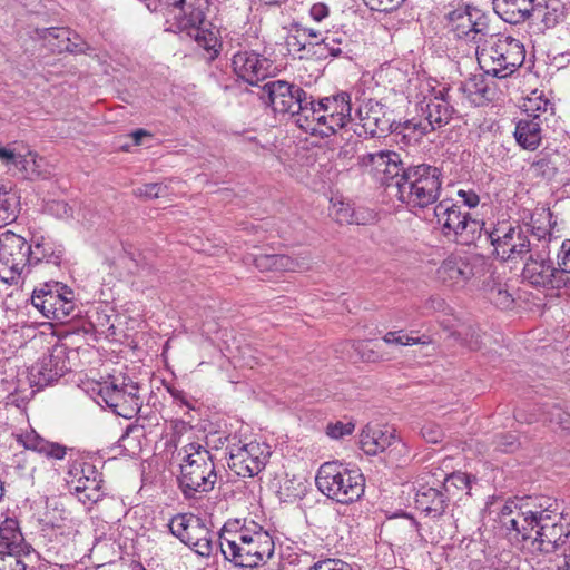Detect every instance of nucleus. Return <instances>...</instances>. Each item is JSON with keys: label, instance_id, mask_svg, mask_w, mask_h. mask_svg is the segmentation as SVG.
Here are the masks:
<instances>
[{"label": "nucleus", "instance_id": "nucleus-37", "mask_svg": "<svg viewBox=\"0 0 570 570\" xmlns=\"http://www.w3.org/2000/svg\"><path fill=\"white\" fill-rule=\"evenodd\" d=\"M426 132V128L421 122H415L412 119L403 122L396 121L393 135L397 144L410 146L419 142Z\"/></svg>", "mask_w": 570, "mask_h": 570}, {"label": "nucleus", "instance_id": "nucleus-36", "mask_svg": "<svg viewBox=\"0 0 570 570\" xmlns=\"http://www.w3.org/2000/svg\"><path fill=\"white\" fill-rule=\"evenodd\" d=\"M476 478L470 474H466L461 471L453 472L449 474L444 482L442 483L441 489L444 493H446L448 499L451 501L452 499L461 500L459 492H464L465 495H470L471 493V483L475 481Z\"/></svg>", "mask_w": 570, "mask_h": 570}, {"label": "nucleus", "instance_id": "nucleus-19", "mask_svg": "<svg viewBox=\"0 0 570 570\" xmlns=\"http://www.w3.org/2000/svg\"><path fill=\"white\" fill-rule=\"evenodd\" d=\"M209 6L210 0H181L183 9L174 17L166 31L178 35L186 29V26L190 29L196 24H204Z\"/></svg>", "mask_w": 570, "mask_h": 570}, {"label": "nucleus", "instance_id": "nucleus-18", "mask_svg": "<svg viewBox=\"0 0 570 570\" xmlns=\"http://www.w3.org/2000/svg\"><path fill=\"white\" fill-rule=\"evenodd\" d=\"M91 400L100 407H108L125 419H132L142 412V400L139 394H95Z\"/></svg>", "mask_w": 570, "mask_h": 570}, {"label": "nucleus", "instance_id": "nucleus-5", "mask_svg": "<svg viewBox=\"0 0 570 570\" xmlns=\"http://www.w3.org/2000/svg\"><path fill=\"white\" fill-rule=\"evenodd\" d=\"M405 193L397 198L407 206L425 208L438 202L442 186V171L440 168L419 164L407 168Z\"/></svg>", "mask_w": 570, "mask_h": 570}, {"label": "nucleus", "instance_id": "nucleus-26", "mask_svg": "<svg viewBox=\"0 0 570 570\" xmlns=\"http://www.w3.org/2000/svg\"><path fill=\"white\" fill-rule=\"evenodd\" d=\"M450 500L442 489L421 487L415 494V507L426 517L439 519L445 513Z\"/></svg>", "mask_w": 570, "mask_h": 570}, {"label": "nucleus", "instance_id": "nucleus-51", "mask_svg": "<svg viewBox=\"0 0 570 570\" xmlns=\"http://www.w3.org/2000/svg\"><path fill=\"white\" fill-rule=\"evenodd\" d=\"M531 168L537 177L547 180H552L558 174V166L549 155L541 154V156L532 163Z\"/></svg>", "mask_w": 570, "mask_h": 570}, {"label": "nucleus", "instance_id": "nucleus-1", "mask_svg": "<svg viewBox=\"0 0 570 570\" xmlns=\"http://www.w3.org/2000/svg\"><path fill=\"white\" fill-rule=\"evenodd\" d=\"M225 560L238 568H256L268 561L275 549L273 537L255 521H227L219 535Z\"/></svg>", "mask_w": 570, "mask_h": 570}, {"label": "nucleus", "instance_id": "nucleus-20", "mask_svg": "<svg viewBox=\"0 0 570 570\" xmlns=\"http://www.w3.org/2000/svg\"><path fill=\"white\" fill-rule=\"evenodd\" d=\"M30 261V245L11 230L0 234V262L13 266L27 265Z\"/></svg>", "mask_w": 570, "mask_h": 570}, {"label": "nucleus", "instance_id": "nucleus-27", "mask_svg": "<svg viewBox=\"0 0 570 570\" xmlns=\"http://www.w3.org/2000/svg\"><path fill=\"white\" fill-rule=\"evenodd\" d=\"M212 26V22H209L208 26H206V22L204 24H196V27L190 29L186 26V29L181 32L194 39L197 45L208 53V62L215 61L223 49L219 30L215 31Z\"/></svg>", "mask_w": 570, "mask_h": 570}, {"label": "nucleus", "instance_id": "nucleus-11", "mask_svg": "<svg viewBox=\"0 0 570 570\" xmlns=\"http://www.w3.org/2000/svg\"><path fill=\"white\" fill-rule=\"evenodd\" d=\"M540 510H525L507 502L499 514V523L507 534L519 542L532 541L539 522Z\"/></svg>", "mask_w": 570, "mask_h": 570}, {"label": "nucleus", "instance_id": "nucleus-7", "mask_svg": "<svg viewBox=\"0 0 570 570\" xmlns=\"http://www.w3.org/2000/svg\"><path fill=\"white\" fill-rule=\"evenodd\" d=\"M570 541V521L560 513L539 511V522L531 541V549L541 556L562 552Z\"/></svg>", "mask_w": 570, "mask_h": 570}, {"label": "nucleus", "instance_id": "nucleus-32", "mask_svg": "<svg viewBox=\"0 0 570 570\" xmlns=\"http://www.w3.org/2000/svg\"><path fill=\"white\" fill-rule=\"evenodd\" d=\"M472 10L473 6H460L444 16L446 27L454 32L458 38H465L472 33Z\"/></svg>", "mask_w": 570, "mask_h": 570}, {"label": "nucleus", "instance_id": "nucleus-58", "mask_svg": "<svg viewBox=\"0 0 570 570\" xmlns=\"http://www.w3.org/2000/svg\"><path fill=\"white\" fill-rule=\"evenodd\" d=\"M307 108H311L314 114L313 116L308 115L307 112H302V118H304V121L309 120L311 118H315V115L320 112H328L330 114V106L332 104V96L324 97L320 99L317 102L313 99L312 96L307 95Z\"/></svg>", "mask_w": 570, "mask_h": 570}, {"label": "nucleus", "instance_id": "nucleus-38", "mask_svg": "<svg viewBox=\"0 0 570 570\" xmlns=\"http://www.w3.org/2000/svg\"><path fill=\"white\" fill-rule=\"evenodd\" d=\"M43 158L36 151L27 150L21 153L16 169L23 179L36 180L42 176Z\"/></svg>", "mask_w": 570, "mask_h": 570}, {"label": "nucleus", "instance_id": "nucleus-2", "mask_svg": "<svg viewBox=\"0 0 570 570\" xmlns=\"http://www.w3.org/2000/svg\"><path fill=\"white\" fill-rule=\"evenodd\" d=\"M315 484L321 493L341 504L358 501L365 491L361 470L338 461L323 463L317 470Z\"/></svg>", "mask_w": 570, "mask_h": 570}, {"label": "nucleus", "instance_id": "nucleus-6", "mask_svg": "<svg viewBox=\"0 0 570 570\" xmlns=\"http://www.w3.org/2000/svg\"><path fill=\"white\" fill-rule=\"evenodd\" d=\"M258 98L275 114H289L298 116V118L302 112H307L311 116L314 114L311 108H307V92L298 85L286 80L278 79L266 82L261 88Z\"/></svg>", "mask_w": 570, "mask_h": 570}, {"label": "nucleus", "instance_id": "nucleus-24", "mask_svg": "<svg viewBox=\"0 0 570 570\" xmlns=\"http://www.w3.org/2000/svg\"><path fill=\"white\" fill-rule=\"evenodd\" d=\"M489 77L491 76L484 71L480 75H472L461 83L460 90L476 106L492 102L497 96V83Z\"/></svg>", "mask_w": 570, "mask_h": 570}, {"label": "nucleus", "instance_id": "nucleus-15", "mask_svg": "<svg viewBox=\"0 0 570 570\" xmlns=\"http://www.w3.org/2000/svg\"><path fill=\"white\" fill-rule=\"evenodd\" d=\"M362 131H355L361 137H386L393 134L395 120L391 119V111L387 107L379 101L370 100L365 109H358Z\"/></svg>", "mask_w": 570, "mask_h": 570}, {"label": "nucleus", "instance_id": "nucleus-60", "mask_svg": "<svg viewBox=\"0 0 570 570\" xmlns=\"http://www.w3.org/2000/svg\"><path fill=\"white\" fill-rule=\"evenodd\" d=\"M308 570H352V567L341 559H323L315 562Z\"/></svg>", "mask_w": 570, "mask_h": 570}, {"label": "nucleus", "instance_id": "nucleus-57", "mask_svg": "<svg viewBox=\"0 0 570 570\" xmlns=\"http://www.w3.org/2000/svg\"><path fill=\"white\" fill-rule=\"evenodd\" d=\"M191 525L189 528L188 540L185 541V546L191 547L196 541L210 535L209 529L202 522L199 518L190 519Z\"/></svg>", "mask_w": 570, "mask_h": 570}, {"label": "nucleus", "instance_id": "nucleus-17", "mask_svg": "<svg viewBox=\"0 0 570 570\" xmlns=\"http://www.w3.org/2000/svg\"><path fill=\"white\" fill-rule=\"evenodd\" d=\"M36 33L40 39L47 41V46L52 52H69L73 55L85 52L86 42L70 28H38Z\"/></svg>", "mask_w": 570, "mask_h": 570}, {"label": "nucleus", "instance_id": "nucleus-40", "mask_svg": "<svg viewBox=\"0 0 570 570\" xmlns=\"http://www.w3.org/2000/svg\"><path fill=\"white\" fill-rule=\"evenodd\" d=\"M483 230H487L484 229V222L473 219L469 214L458 233H455L454 240L460 245L469 246L481 237Z\"/></svg>", "mask_w": 570, "mask_h": 570}, {"label": "nucleus", "instance_id": "nucleus-55", "mask_svg": "<svg viewBox=\"0 0 570 570\" xmlns=\"http://www.w3.org/2000/svg\"><path fill=\"white\" fill-rule=\"evenodd\" d=\"M167 190H168V188L166 185H163L160 183H149V184H144L139 187H136L132 190V194L136 197L154 199V198L166 196Z\"/></svg>", "mask_w": 570, "mask_h": 570}, {"label": "nucleus", "instance_id": "nucleus-48", "mask_svg": "<svg viewBox=\"0 0 570 570\" xmlns=\"http://www.w3.org/2000/svg\"><path fill=\"white\" fill-rule=\"evenodd\" d=\"M469 212H462V206L453 203L451 216L443 223L442 235L446 238L454 236L469 216Z\"/></svg>", "mask_w": 570, "mask_h": 570}, {"label": "nucleus", "instance_id": "nucleus-35", "mask_svg": "<svg viewBox=\"0 0 570 570\" xmlns=\"http://www.w3.org/2000/svg\"><path fill=\"white\" fill-rule=\"evenodd\" d=\"M62 256L63 247L61 245L55 246L43 240L37 242L33 246L30 245V261L27 266L37 265L41 262L60 266Z\"/></svg>", "mask_w": 570, "mask_h": 570}, {"label": "nucleus", "instance_id": "nucleus-10", "mask_svg": "<svg viewBox=\"0 0 570 570\" xmlns=\"http://www.w3.org/2000/svg\"><path fill=\"white\" fill-rule=\"evenodd\" d=\"M522 276L532 286L560 289L570 287V276L562 273L560 266H554L549 257L542 254L530 255L523 269Z\"/></svg>", "mask_w": 570, "mask_h": 570}, {"label": "nucleus", "instance_id": "nucleus-3", "mask_svg": "<svg viewBox=\"0 0 570 570\" xmlns=\"http://www.w3.org/2000/svg\"><path fill=\"white\" fill-rule=\"evenodd\" d=\"M479 67L491 78L505 79L525 60L523 43L511 36L491 35L490 41L476 51Z\"/></svg>", "mask_w": 570, "mask_h": 570}, {"label": "nucleus", "instance_id": "nucleus-4", "mask_svg": "<svg viewBox=\"0 0 570 570\" xmlns=\"http://www.w3.org/2000/svg\"><path fill=\"white\" fill-rule=\"evenodd\" d=\"M184 452L178 476L184 497L191 499L196 493L212 491L217 482V474L210 452L197 443H189L184 448Z\"/></svg>", "mask_w": 570, "mask_h": 570}, {"label": "nucleus", "instance_id": "nucleus-43", "mask_svg": "<svg viewBox=\"0 0 570 570\" xmlns=\"http://www.w3.org/2000/svg\"><path fill=\"white\" fill-rule=\"evenodd\" d=\"M297 124L305 131H309L313 136H320L321 138H328L330 136H324L325 132L331 130V122L328 118V112H320L315 115V118H311L307 121H304V118L299 117L297 119Z\"/></svg>", "mask_w": 570, "mask_h": 570}, {"label": "nucleus", "instance_id": "nucleus-14", "mask_svg": "<svg viewBox=\"0 0 570 570\" xmlns=\"http://www.w3.org/2000/svg\"><path fill=\"white\" fill-rule=\"evenodd\" d=\"M361 449L366 455H376L385 450L401 452L405 444L392 426L368 423L360 434Z\"/></svg>", "mask_w": 570, "mask_h": 570}, {"label": "nucleus", "instance_id": "nucleus-50", "mask_svg": "<svg viewBox=\"0 0 570 570\" xmlns=\"http://www.w3.org/2000/svg\"><path fill=\"white\" fill-rule=\"evenodd\" d=\"M110 380V387L112 392H125L127 387L139 391L144 389V384L140 381L135 380L134 375L118 372L108 375Z\"/></svg>", "mask_w": 570, "mask_h": 570}, {"label": "nucleus", "instance_id": "nucleus-53", "mask_svg": "<svg viewBox=\"0 0 570 570\" xmlns=\"http://www.w3.org/2000/svg\"><path fill=\"white\" fill-rule=\"evenodd\" d=\"M492 443L494 450L502 453H513L520 448L519 439L512 432L495 434Z\"/></svg>", "mask_w": 570, "mask_h": 570}, {"label": "nucleus", "instance_id": "nucleus-47", "mask_svg": "<svg viewBox=\"0 0 570 570\" xmlns=\"http://www.w3.org/2000/svg\"><path fill=\"white\" fill-rule=\"evenodd\" d=\"M391 155L390 149H381L374 153H366L357 158V164L361 167H372V169L383 175V168H386L387 158Z\"/></svg>", "mask_w": 570, "mask_h": 570}, {"label": "nucleus", "instance_id": "nucleus-54", "mask_svg": "<svg viewBox=\"0 0 570 570\" xmlns=\"http://www.w3.org/2000/svg\"><path fill=\"white\" fill-rule=\"evenodd\" d=\"M76 309L75 292L71 289V294L67 297V301H62L60 312L59 308H57L51 320L60 324H67L78 315L79 312Z\"/></svg>", "mask_w": 570, "mask_h": 570}, {"label": "nucleus", "instance_id": "nucleus-21", "mask_svg": "<svg viewBox=\"0 0 570 570\" xmlns=\"http://www.w3.org/2000/svg\"><path fill=\"white\" fill-rule=\"evenodd\" d=\"M28 544L20 531L17 520L7 518L0 523V553L2 556H13L20 558L30 552Z\"/></svg>", "mask_w": 570, "mask_h": 570}, {"label": "nucleus", "instance_id": "nucleus-63", "mask_svg": "<svg viewBox=\"0 0 570 570\" xmlns=\"http://www.w3.org/2000/svg\"><path fill=\"white\" fill-rule=\"evenodd\" d=\"M472 23H473V30L472 33L474 35H482L487 36L489 33V26H488V17L479 10L476 7H473L472 10Z\"/></svg>", "mask_w": 570, "mask_h": 570}, {"label": "nucleus", "instance_id": "nucleus-39", "mask_svg": "<svg viewBox=\"0 0 570 570\" xmlns=\"http://www.w3.org/2000/svg\"><path fill=\"white\" fill-rule=\"evenodd\" d=\"M346 352L348 358L356 363L358 361L366 363H376L383 360L382 355L367 341H354L347 343Z\"/></svg>", "mask_w": 570, "mask_h": 570}, {"label": "nucleus", "instance_id": "nucleus-30", "mask_svg": "<svg viewBox=\"0 0 570 570\" xmlns=\"http://www.w3.org/2000/svg\"><path fill=\"white\" fill-rule=\"evenodd\" d=\"M566 10V4L561 0H537L530 20H539L543 29H551L564 20Z\"/></svg>", "mask_w": 570, "mask_h": 570}, {"label": "nucleus", "instance_id": "nucleus-45", "mask_svg": "<svg viewBox=\"0 0 570 570\" xmlns=\"http://www.w3.org/2000/svg\"><path fill=\"white\" fill-rule=\"evenodd\" d=\"M195 518L196 515L191 513H178L174 515L167 524L169 532L179 539L181 543H185V541L189 539L187 535L189 534V528L191 525L190 519Z\"/></svg>", "mask_w": 570, "mask_h": 570}, {"label": "nucleus", "instance_id": "nucleus-25", "mask_svg": "<svg viewBox=\"0 0 570 570\" xmlns=\"http://www.w3.org/2000/svg\"><path fill=\"white\" fill-rule=\"evenodd\" d=\"M541 124L542 121L538 115H527L525 118L518 120L513 131L518 146L524 150H537L543 138Z\"/></svg>", "mask_w": 570, "mask_h": 570}, {"label": "nucleus", "instance_id": "nucleus-28", "mask_svg": "<svg viewBox=\"0 0 570 570\" xmlns=\"http://www.w3.org/2000/svg\"><path fill=\"white\" fill-rule=\"evenodd\" d=\"M81 474L75 487V491L79 494V500L83 503L100 501L104 497L101 492V474L91 463L82 464Z\"/></svg>", "mask_w": 570, "mask_h": 570}, {"label": "nucleus", "instance_id": "nucleus-52", "mask_svg": "<svg viewBox=\"0 0 570 570\" xmlns=\"http://www.w3.org/2000/svg\"><path fill=\"white\" fill-rule=\"evenodd\" d=\"M355 426L356 424L353 419L337 420L335 422L327 423L325 433L333 440H341L347 435H351L354 432Z\"/></svg>", "mask_w": 570, "mask_h": 570}, {"label": "nucleus", "instance_id": "nucleus-61", "mask_svg": "<svg viewBox=\"0 0 570 570\" xmlns=\"http://www.w3.org/2000/svg\"><path fill=\"white\" fill-rule=\"evenodd\" d=\"M453 208V200L445 198L440 200L434 207V217L436 218L438 225L443 228V223L451 216V209Z\"/></svg>", "mask_w": 570, "mask_h": 570}, {"label": "nucleus", "instance_id": "nucleus-41", "mask_svg": "<svg viewBox=\"0 0 570 570\" xmlns=\"http://www.w3.org/2000/svg\"><path fill=\"white\" fill-rule=\"evenodd\" d=\"M144 436L142 430L136 425H129L118 440V448L121 453L128 456H136L141 451L140 439Z\"/></svg>", "mask_w": 570, "mask_h": 570}, {"label": "nucleus", "instance_id": "nucleus-31", "mask_svg": "<svg viewBox=\"0 0 570 570\" xmlns=\"http://www.w3.org/2000/svg\"><path fill=\"white\" fill-rule=\"evenodd\" d=\"M351 95L346 91L333 95L328 114L331 130L325 132L324 136H332L336 134L338 129L343 128L347 121L351 120Z\"/></svg>", "mask_w": 570, "mask_h": 570}, {"label": "nucleus", "instance_id": "nucleus-49", "mask_svg": "<svg viewBox=\"0 0 570 570\" xmlns=\"http://www.w3.org/2000/svg\"><path fill=\"white\" fill-rule=\"evenodd\" d=\"M292 30H294L295 33H289L286 38V46L288 50H293L295 52H307L311 46V42L306 41L307 29L302 27L301 23L294 22L292 24Z\"/></svg>", "mask_w": 570, "mask_h": 570}, {"label": "nucleus", "instance_id": "nucleus-46", "mask_svg": "<svg viewBox=\"0 0 570 570\" xmlns=\"http://www.w3.org/2000/svg\"><path fill=\"white\" fill-rule=\"evenodd\" d=\"M391 155L390 149H381L374 153H366L357 158V164L361 167H372V169L383 175V168H386L387 158Z\"/></svg>", "mask_w": 570, "mask_h": 570}, {"label": "nucleus", "instance_id": "nucleus-33", "mask_svg": "<svg viewBox=\"0 0 570 570\" xmlns=\"http://www.w3.org/2000/svg\"><path fill=\"white\" fill-rule=\"evenodd\" d=\"M482 288L487 298L501 309L510 308L514 303L512 295L508 292L507 284L501 282L493 273L483 282Z\"/></svg>", "mask_w": 570, "mask_h": 570}, {"label": "nucleus", "instance_id": "nucleus-56", "mask_svg": "<svg viewBox=\"0 0 570 570\" xmlns=\"http://www.w3.org/2000/svg\"><path fill=\"white\" fill-rule=\"evenodd\" d=\"M406 0H363L371 11L390 13L401 8Z\"/></svg>", "mask_w": 570, "mask_h": 570}, {"label": "nucleus", "instance_id": "nucleus-8", "mask_svg": "<svg viewBox=\"0 0 570 570\" xmlns=\"http://www.w3.org/2000/svg\"><path fill=\"white\" fill-rule=\"evenodd\" d=\"M72 352L66 344H56L49 355L42 356L28 370V381L36 392L51 386L66 374L71 372L69 353Z\"/></svg>", "mask_w": 570, "mask_h": 570}, {"label": "nucleus", "instance_id": "nucleus-44", "mask_svg": "<svg viewBox=\"0 0 570 570\" xmlns=\"http://www.w3.org/2000/svg\"><path fill=\"white\" fill-rule=\"evenodd\" d=\"M383 341L386 344H396L402 346L428 345L431 343V338L428 335L413 336L406 334L403 330L387 332L383 336Z\"/></svg>", "mask_w": 570, "mask_h": 570}, {"label": "nucleus", "instance_id": "nucleus-59", "mask_svg": "<svg viewBox=\"0 0 570 570\" xmlns=\"http://www.w3.org/2000/svg\"><path fill=\"white\" fill-rule=\"evenodd\" d=\"M321 39L322 43L327 48L331 57L337 58L343 55V50L340 47L343 41L342 36H338L336 32L326 31V35Z\"/></svg>", "mask_w": 570, "mask_h": 570}, {"label": "nucleus", "instance_id": "nucleus-62", "mask_svg": "<svg viewBox=\"0 0 570 570\" xmlns=\"http://www.w3.org/2000/svg\"><path fill=\"white\" fill-rule=\"evenodd\" d=\"M21 151H17L10 145L0 146V161L8 170L16 169Z\"/></svg>", "mask_w": 570, "mask_h": 570}, {"label": "nucleus", "instance_id": "nucleus-12", "mask_svg": "<svg viewBox=\"0 0 570 570\" xmlns=\"http://www.w3.org/2000/svg\"><path fill=\"white\" fill-rule=\"evenodd\" d=\"M484 268L485 262L481 255H451L438 268V277L448 286L465 284L471 278L480 275Z\"/></svg>", "mask_w": 570, "mask_h": 570}, {"label": "nucleus", "instance_id": "nucleus-64", "mask_svg": "<svg viewBox=\"0 0 570 570\" xmlns=\"http://www.w3.org/2000/svg\"><path fill=\"white\" fill-rule=\"evenodd\" d=\"M558 265L562 273L569 276L570 274V239L562 243L561 249L558 254Z\"/></svg>", "mask_w": 570, "mask_h": 570}, {"label": "nucleus", "instance_id": "nucleus-29", "mask_svg": "<svg viewBox=\"0 0 570 570\" xmlns=\"http://www.w3.org/2000/svg\"><path fill=\"white\" fill-rule=\"evenodd\" d=\"M412 164H406L399 153L391 150L386 168H383L382 184L385 186L395 185L397 194L403 195L405 193L406 179L409 178L407 168H412Z\"/></svg>", "mask_w": 570, "mask_h": 570}, {"label": "nucleus", "instance_id": "nucleus-34", "mask_svg": "<svg viewBox=\"0 0 570 570\" xmlns=\"http://www.w3.org/2000/svg\"><path fill=\"white\" fill-rule=\"evenodd\" d=\"M254 266L262 273L289 272L296 267V262L284 254H259L253 258Z\"/></svg>", "mask_w": 570, "mask_h": 570}, {"label": "nucleus", "instance_id": "nucleus-13", "mask_svg": "<svg viewBox=\"0 0 570 570\" xmlns=\"http://www.w3.org/2000/svg\"><path fill=\"white\" fill-rule=\"evenodd\" d=\"M268 451H264L262 444L250 442L243 445L229 446L228 466L243 478L257 475L266 465Z\"/></svg>", "mask_w": 570, "mask_h": 570}, {"label": "nucleus", "instance_id": "nucleus-16", "mask_svg": "<svg viewBox=\"0 0 570 570\" xmlns=\"http://www.w3.org/2000/svg\"><path fill=\"white\" fill-rule=\"evenodd\" d=\"M271 65L269 59L255 51H239L232 59L234 72L250 86H256L261 79L267 77Z\"/></svg>", "mask_w": 570, "mask_h": 570}, {"label": "nucleus", "instance_id": "nucleus-22", "mask_svg": "<svg viewBox=\"0 0 570 570\" xmlns=\"http://www.w3.org/2000/svg\"><path fill=\"white\" fill-rule=\"evenodd\" d=\"M61 291L67 295L71 294V288L60 282H47L39 288H35L31 296L32 305L46 317L50 318L56 313L57 302L61 301Z\"/></svg>", "mask_w": 570, "mask_h": 570}, {"label": "nucleus", "instance_id": "nucleus-42", "mask_svg": "<svg viewBox=\"0 0 570 570\" xmlns=\"http://www.w3.org/2000/svg\"><path fill=\"white\" fill-rule=\"evenodd\" d=\"M454 109L449 104L431 101L426 106V119L429 125L434 128L446 125L452 118Z\"/></svg>", "mask_w": 570, "mask_h": 570}, {"label": "nucleus", "instance_id": "nucleus-23", "mask_svg": "<svg viewBox=\"0 0 570 570\" xmlns=\"http://www.w3.org/2000/svg\"><path fill=\"white\" fill-rule=\"evenodd\" d=\"M537 0H492L494 12L510 24H521L533 17Z\"/></svg>", "mask_w": 570, "mask_h": 570}, {"label": "nucleus", "instance_id": "nucleus-9", "mask_svg": "<svg viewBox=\"0 0 570 570\" xmlns=\"http://www.w3.org/2000/svg\"><path fill=\"white\" fill-rule=\"evenodd\" d=\"M487 240L493 246L492 254L507 262L530 252V240L520 226L497 225L485 230Z\"/></svg>", "mask_w": 570, "mask_h": 570}]
</instances>
